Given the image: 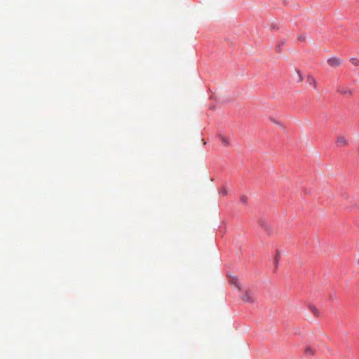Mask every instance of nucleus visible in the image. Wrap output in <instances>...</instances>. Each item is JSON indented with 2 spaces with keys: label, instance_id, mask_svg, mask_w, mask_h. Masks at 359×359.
I'll use <instances>...</instances> for the list:
<instances>
[{
  "label": "nucleus",
  "instance_id": "1",
  "mask_svg": "<svg viewBox=\"0 0 359 359\" xmlns=\"http://www.w3.org/2000/svg\"><path fill=\"white\" fill-rule=\"evenodd\" d=\"M258 225L262 227L269 235H271L273 232L272 227L266 222L264 218H259L257 219Z\"/></svg>",
  "mask_w": 359,
  "mask_h": 359
},
{
  "label": "nucleus",
  "instance_id": "2",
  "mask_svg": "<svg viewBox=\"0 0 359 359\" xmlns=\"http://www.w3.org/2000/svg\"><path fill=\"white\" fill-rule=\"evenodd\" d=\"M327 63L332 67L337 68L341 65L342 61L338 57H331L327 60Z\"/></svg>",
  "mask_w": 359,
  "mask_h": 359
},
{
  "label": "nucleus",
  "instance_id": "3",
  "mask_svg": "<svg viewBox=\"0 0 359 359\" xmlns=\"http://www.w3.org/2000/svg\"><path fill=\"white\" fill-rule=\"evenodd\" d=\"M337 91L346 96H351L353 94V92L351 89L345 88L344 86H337Z\"/></svg>",
  "mask_w": 359,
  "mask_h": 359
},
{
  "label": "nucleus",
  "instance_id": "4",
  "mask_svg": "<svg viewBox=\"0 0 359 359\" xmlns=\"http://www.w3.org/2000/svg\"><path fill=\"white\" fill-rule=\"evenodd\" d=\"M336 144L339 147H345L348 144V141L344 137L339 136L337 137Z\"/></svg>",
  "mask_w": 359,
  "mask_h": 359
},
{
  "label": "nucleus",
  "instance_id": "5",
  "mask_svg": "<svg viewBox=\"0 0 359 359\" xmlns=\"http://www.w3.org/2000/svg\"><path fill=\"white\" fill-rule=\"evenodd\" d=\"M307 83L313 86L314 88H316V81L315 80V79L312 76H308L307 77Z\"/></svg>",
  "mask_w": 359,
  "mask_h": 359
},
{
  "label": "nucleus",
  "instance_id": "6",
  "mask_svg": "<svg viewBox=\"0 0 359 359\" xmlns=\"http://www.w3.org/2000/svg\"><path fill=\"white\" fill-rule=\"evenodd\" d=\"M230 281L232 284H233L236 287H238V290L241 289L240 287V281L238 280V278L236 276H233L232 277L231 279H230Z\"/></svg>",
  "mask_w": 359,
  "mask_h": 359
},
{
  "label": "nucleus",
  "instance_id": "7",
  "mask_svg": "<svg viewBox=\"0 0 359 359\" xmlns=\"http://www.w3.org/2000/svg\"><path fill=\"white\" fill-rule=\"evenodd\" d=\"M304 352L306 355L311 356L314 354L315 351L311 347L307 346L306 347Z\"/></svg>",
  "mask_w": 359,
  "mask_h": 359
},
{
  "label": "nucleus",
  "instance_id": "8",
  "mask_svg": "<svg viewBox=\"0 0 359 359\" xmlns=\"http://www.w3.org/2000/svg\"><path fill=\"white\" fill-rule=\"evenodd\" d=\"M269 120H270L272 123H275V124H276V125H278V126H283V123H282V122H281V121H280L278 119H277L276 117H273V116H269Z\"/></svg>",
  "mask_w": 359,
  "mask_h": 359
},
{
  "label": "nucleus",
  "instance_id": "9",
  "mask_svg": "<svg viewBox=\"0 0 359 359\" xmlns=\"http://www.w3.org/2000/svg\"><path fill=\"white\" fill-rule=\"evenodd\" d=\"M219 138L220 139V140L222 141V144L224 145V146H228L229 142V140L226 137H224V136H222V135H219Z\"/></svg>",
  "mask_w": 359,
  "mask_h": 359
},
{
  "label": "nucleus",
  "instance_id": "10",
  "mask_svg": "<svg viewBox=\"0 0 359 359\" xmlns=\"http://www.w3.org/2000/svg\"><path fill=\"white\" fill-rule=\"evenodd\" d=\"M351 62L355 66H358L359 65V60H358L357 58H352L351 60Z\"/></svg>",
  "mask_w": 359,
  "mask_h": 359
},
{
  "label": "nucleus",
  "instance_id": "11",
  "mask_svg": "<svg viewBox=\"0 0 359 359\" xmlns=\"http://www.w3.org/2000/svg\"><path fill=\"white\" fill-rule=\"evenodd\" d=\"M220 194H222L224 196H226L227 194H228V191L227 190L225 189V188H223L221 191H220Z\"/></svg>",
  "mask_w": 359,
  "mask_h": 359
},
{
  "label": "nucleus",
  "instance_id": "12",
  "mask_svg": "<svg viewBox=\"0 0 359 359\" xmlns=\"http://www.w3.org/2000/svg\"><path fill=\"white\" fill-rule=\"evenodd\" d=\"M279 252H277L276 255V257H275V262L276 264H277L278 261V258H279Z\"/></svg>",
  "mask_w": 359,
  "mask_h": 359
},
{
  "label": "nucleus",
  "instance_id": "13",
  "mask_svg": "<svg viewBox=\"0 0 359 359\" xmlns=\"http://www.w3.org/2000/svg\"><path fill=\"white\" fill-rule=\"evenodd\" d=\"M248 302H254L255 300L253 299L252 297L248 296Z\"/></svg>",
  "mask_w": 359,
  "mask_h": 359
},
{
  "label": "nucleus",
  "instance_id": "14",
  "mask_svg": "<svg viewBox=\"0 0 359 359\" xmlns=\"http://www.w3.org/2000/svg\"><path fill=\"white\" fill-rule=\"evenodd\" d=\"M312 311L314 314L318 315V310L316 308H313Z\"/></svg>",
  "mask_w": 359,
  "mask_h": 359
},
{
  "label": "nucleus",
  "instance_id": "15",
  "mask_svg": "<svg viewBox=\"0 0 359 359\" xmlns=\"http://www.w3.org/2000/svg\"><path fill=\"white\" fill-rule=\"evenodd\" d=\"M280 47H281V45H278V46H277V50H278V51H280Z\"/></svg>",
  "mask_w": 359,
  "mask_h": 359
}]
</instances>
